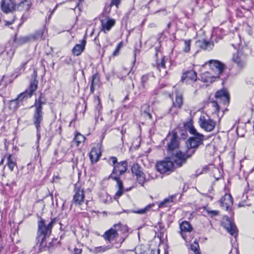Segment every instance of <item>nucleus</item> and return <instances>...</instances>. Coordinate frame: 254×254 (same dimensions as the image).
Wrapping results in <instances>:
<instances>
[{"instance_id": "obj_1", "label": "nucleus", "mask_w": 254, "mask_h": 254, "mask_svg": "<svg viewBox=\"0 0 254 254\" xmlns=\"http://www.w3.org/2000/svg\"><path fill=\"white\" fill-rule=\"evenodd\" d=\"M108 163L113 166L112 174L110 178L115 180L117 182L116 187L118 188V190L115 193V199L119 198L125 192L122 182L121 181L119 176L125 173L127 167V163L126 161L118 162L117 158L115 157H111L109 158Z\"/></svg>"}, {"instance_id": "obj_2", "label": "nucleus", "mask_w": 254, "mask_h": 254, "mask_svg": "<svg viewBox=\"0 0 254 254\" xmlns=\"http://www.w3.org/2000/svg\"><path fill=\"white\" fill-rule=\"evenodd\" d=\"M56 218H51L50 222H48L45 219L42 218L38 221V236L36 240L39 243V247L41 248L47 246L46 239L52 232L53 225L56 223Z\"/></svg>"}, {"instance_id": "obj_3", "label": "nucleus", "mask_w": 254, "mask_h": 254, "mask_svg": "<svg viewBox=\"0 0 254 254\" xmlns=\"http://www.w3.org/2000/svg\"><path fill=\"white\" fill-rule=\"evenodd\" d=\"M185 126L186 129L192 135L188 140V149H193L195 151V148L203 144L204 136L197 132L191 122L187 123Z\"/></svg>"}, {"instance_id": "obj_4", "label": "nucleus", "mask_w": 254, "mask_h": 254, "mask_svg": "<svg viewBox=\"0 0 254 254\" xmlns=\"http://www.w3.org/2000/svg\"><path fill=\"white\" fill-rule=\"evenodd\" d=\"M38 83V81L34 79L31 81L29 88L25 92L21 93L16 99L9 101L8 108L10 111L13 112L17 109L18 101H22L25 97L30 98L33 95L37 89Z\"/></svg>"}, {"instance_id": "obj_5", "label": "nucleus", "mask_w": 254, "mask_h": 254, "mask_svg": "<svg viewBox=\"0 0 254 254\" xmlns=\"http://www.w3.org/2000/svg\"><path fill=\"white\" fill-rule=\"evenodd\" d=\"M128 230V227L127 225L118 223L114 224L110 229L106 231L103 234V237L106 241L110 242L119 237V232L126 234Z\"/></svg>"}, {"instance_id": "obj_6", "label": "nucleus", "mask_w": 254, "mask_h": 254, "mask_svg": "<svg viewBox=\"0 0 254 254\" xmlns=\"http://www.w3.org/2000/svg\"><path fill=\"white\" fill-rule=\"evenodd\" d=\"M194 153V150L193 149H188L185 152L179 150L170 153L171 156L169 157L173 161L176 168L180 167L186 163L187 159L191 156Z\"/></svg>"}, {"instance_id": "obj_7", "label": "nucleus", "mask_w": 254, "mask_h": 254, "mask_svg": "<svg viewBox=\"0 0 254 254\" xmlns=\"http://www.w3.org/2000/svg\"><path fill=\"white\" fill-rule=\"evenodd\" d=\"M215 98L217 101H213L210 103V106L213 108V114H215L220 121L221 117H219V106L218 103H223L224 105H227L229 102V97L228 93L225 90H221L215 93Z\"/></svg>"}, {"instance_id": "obj_8", "label": "nucleus", "mask_w": 254, "mask_h": 254, "mask_svg": "<svg viewBox=\"0 0 254 254\" xmlns=\"http://www.w3.org/2000/svg\"><path fill=\"white\" fill-rule=\"evenodd\" d=\"M179 233L182 238L187 242L189 243L191 241L193 238V228L190 223L184 221L180 223Z\"/></svg>"}, {"instance_id": "obj_9", "label": "nucleus", "mask_w": 254, "mask_h": 254, "mask_svg": "<svg viewBox=\"0 0 254 254\" xmlns=\"http://www.w3.org/2000/svg\"><path fill=\"white\" fill-rule=\"evenodd\" d=\"M156 167L157 170L161 174H170L175 169L173 161L170 159L169 157L162 161L158 162Z\"/></svg>"}, {"instance_id": "obj_10", "label": "nucleus", "mask_w": 254, "mask_h": 254, "mask_svg": "<svg viewBox=\"0 0 254 254\" xmlns=\"http://www.w3.org/2000/svg\"><path fill=\"white\" fill-rule=\"evenodd\" d=\"M200 127L204 130L210 132L214 129L216 123L210 118H206L204 116H201L198 120Z\"/></svg>"}, {"instance_id": "obj_11", "label": "nucleus", "mask_w": 254, "mask_h": 254, "mask_svg": "<svg viewBox=\"0 0 254 254\" xmlns=\"http://www.w3.org/2000/svg\"><path fill=\"white\" fill-rule=\"evenodd\" d=\"M100 22L101 30L105 33L109 32L116 23L114 19L106 16H102L100 18Z\"/></svg>"}, {"instance_id": "obj_12", "label": "nucleus", "mask_w": 254, "mask_h": 254, "mask_svg": "<svg viewBox=\"0 0 254 254\" xmlns=\"http://www.w3.org/2000/svg\"><path fill=\"white\" fill-rule=\"evenodd\" d=\"M222 225L230 235L236 237L238 232L236 226L228 217L223 218Z\"/></svg>"}, {"instance_id": "obj_13", "label": "nucleus", "mask_w": 254, "mask_h": 254, "mask_svg": "<svg viewBox=\"0 0 254 254\" xmlns=\"http://www.w3.org/2000/svg\"><path fill=\"white\" fill-rule=\"evenodd\" d=\"M208 63L211 70L217 72L216 75L217 77H218L222 73L225 68V64L217 60H210Z\"/></svg>"}, {"instance_id": "obj_14", "label": "nucleus", "mask_w": 254, "mask_h": 254, "mask_svg": "<svg viewBox=\"0 0 254 254\" xmlns=\"http://www.w3.org/2000/svg\"><path fill=\"white\" fill-rule=\"evenodd\" d=\"M196 72L193 70L185 71L181 77V81L187 84L194 82L197 80Z\"/></svg>"}, {"instance_id": "obj_15", "label": "nucleus", "mask_w": 254, "mask_h": 254, "mask_svg": "<svg viewBox=\"0 0 254 254\" xmlns=\"http://www.w3.org/2000/svg\"><path fill=\"white\" fill-rule=\"evenodd\" d=\"M84 200V190L77 185L75 186L74 194L73 197V202L75 205H81Z\"/></svg>"}, {"instance_id": "obj_16", "label": "nucleus", "mask_w": 254, "mask_h": 254, "mask_svg": "<svg viewBox=\"0 0 254 254\" xmlns=\"http://www.w3.org/2000/svg\"><path fill=\"white\" fill-rule=\"evenodd\" d=\"M17 5L13 0H2L1 2V8L2 11L7 13L16 10Z\"/></svg>"}, {"instance_id": "obj_17", "label": "nucleus", "mask_w": 254, "mask_h": 254, "mask_svg": "<svg viewBox=\"0 0 254 254\" xmlns=\"http://www.w3.org/2000/svg\"><path fill=\"white\" fill-rule=\"evenodd\" d=\"M245 58L246 56L241 49L238 50L236 54L233 55L232 60L239 67H243L246 65Z\"/></svg>"}, {"instance_id": "obj_18", "label": "nucleus", "mask_w": 254, "mask_h": 254, "mask_svg": "<svg viewBox=\"0 0 254 254\" xmlns=\"http://www.w3.org/2000/svg\"><path fill=\"white\" fill-rule=\"evenodd\" d=\"M220 203L221 207L226 210L228 211L231 209L233 204V198L231 194H225L220 200Z\"/></svg>"}, {"instance_id": "obj_19", "label": "nucleus", "mask_w": 254, "mask_h": 254, "mask_svg": "<svg viewBox=\"0 0 254 254\" xmlns=\"http://www.w3.org/2000/svg\"><path fill=\"white\" fill-rule=\"evenodd\" d=\"M43 113L42 110L38 109L35 110L33 115V123L37 128L38 135L40 128V124L43 121Z\"/></svg>"}, {"instance_id": "obj_20", "label": "nucleus", "mask_w": 254, "mask_h": 254, "mask_svg": "<svg viewBox=\"0 0 254 254\" xmlns=\"http://www.w3.org/2000/svg\"><path fill=\"white\" fill-rule=\"evenodd\" d=\"M6 158V165L11 171H13L15 167H17V157L14 154H7L4 156Z\"/></svg>"}, {"instance_id": "obj_21", "label": "nucleus", "mask_w": 254, "mask_h": 254, "mask_svg": "<svg viewBox=\"0 0 254 254\" xmlns=\"http://www.w3.org/2000/svg\"><path fill=\"white\" fill-rule=\"evenodd\" d=\"M183 98L182 95L177 94L176 97L175 101L173 102V106L170 110V113L173 115L177 114L178 111L174 110L176 108L181 109L183 105Z\"/></svg>"}, {"instance_id": "obj_22", "label": "nucleus", "mask_w": 254, "mask_h": 254, "mask_svg": "<svg viewBox=\"0 0 254 254\" xmlns=\"http://www.w3.org/2000/svg\"><path fill=\"white\" fill-rule=\"evenodd\" d=\"M178 147V143L177 138L175 134H173L170 139L169 142L167 144V150L169 153L174 152L176 151H178L177 148Z\"/></svg>"}, {"instance_id": "obj_23", "label": "nucleus", "mask_w": 254, "mask_h": 254, "mask_svg": "<svg viewBox=\"0 0 254 254\" xmlns=\"http://www.w3.org/2000/svg\"><path fill=\"white\" fill-rule=\"evenodd\" d=\"M101 155V152L99 147H94L89 154V157L92 163H96Z\"/></svg>"}, {"instance_id": "obj_24", "label": "nucleus", "mask_w": 254, "mask_h": 254, "mask_svg": "<svg viewBox=\"0 0 254 254\" xmlns=\"http://www.w3.org/2000/svg\"><path fill=\"white\" fill-rule=\"evenodd\" d=\"M47 29L44 28L37 31L31 36V38L36 40L44 39L47 35Z\"/></svg>"}, {"instance_id": "obj_25", "label": "nucleus", "mask_w": 254, "mask_h": 254, "mask_svg": "<svg viewBox=\"0 0 254 254\" xmlns=\"http://www.w3.org/2000/svg\"><path fill=\"white\" fill-rule=\"evenodd\" d=\"M200 77L201 80L204 82L212 83L215 81L217 76L216 75H211L208 72H205L201 74Z\"/></svg>"}, {"instance_id": "obj_26", "label": "nucleus", "mask_w": 254, "mask_h": 254, "mask_svg": "<svg viewBox=\"0 0 254 254\" xmlns=\"http://www.w3.org/2000/svg\"><path fill=\"white\" fill-rule=\"evenodd\" d=\"M167 60V58L165 56H162L161 59L160 63L158 64L157 67L160 70V72L162 70V73L161 74V76H165L167 74V71L166 70L165 63Z\"/></svg>"}, {"instance_id": "obj_27", "label": "nucleus", "mask_w": 254, "mask_h": 254, "mask_svg": "<svg viewBox=\"0 0 254 254\" xmlns=\"http://www.w3.org/2000/svg\"><path fill=\"white\" fill-rule=\"evenodd\" d=\"M46 102V100L43 97L42 93L40 94L39 97L38 99H36L34 104V107L35 109L41 110L43 109V105H45Z\"/></svg>"}, {"instance_id": "obj_28", "label": "nucleus", "mask_w": 254, "mask_h": 254, "mask_svg": "<svg viewBox=\"0 0 254 254\" xmlns=\"http://www.w3.org/2000/svg\"><path fill=\"white\" fill-rule=\"evenodd\" d=\"M112 248L110 246H100V247H94L93 248H90L89 249V250L90 252L96 254L98 253H101L105 252L110 249H111Z\"/></svg>"}, {"instance_id": "obj_29", "label": "nucleus", "mask_w": 254, "mask_h": 254, "mask_svg": "<svg viewBox=\"0 0 254 254\" xmlns=\"http://www.w3.org/2000/svg\"><path fill=\"white\" fill-rule=\"evenodd\" d=\"M31 6V2L29 0H24L17 5L16 7L19 10L28 11Z\"/></svg>"}, {"instance_id": "obj_30", "label": "nucleus", "mask_w": 254, "mask_h": 254, "mask_svg": "<svg viewBox=\"0 0 254 254\" xmlns=\"http://www.w3.org/2000/svg\"><path fill=\"white\" fill-rule=\"evenodd\" d=\"M14 53L13 49H6L1 52V55L7 60H10Z\"/></svg>"}, {"instance_id": "obj_31", "label": "nucleus", "mask_w": 254, "mask_h": 254, "mask_svg": "<svg viewBox=\"0 0 254 254\" xmlns=\"http://www.w3.org/2000/svg\"><path fill=\"white\" fill-rule=\"evenodd\" d=\"M85 140V136L80 133L77 132L75 134L74 141L76 143L77 146H78L81 143L84 142Z\"/></svg>"}, {"instance_id": "obj_32", "label": "nucleus", "mask_w": 254, "mask_h": 254, "mask_svg": "<svg viewBox=\"0 0 254 254\" xmlns=\"http://www.w3.org/2000/svg\"><path fill=\"white\" fill-rule=\"evenodd\" d=\"M215 36L214 35H212V39L211 41L207 40L206 39H203L202 41H199V42L202 43L203 44V46L205 47H214V44L213 42V39H214Z\"/></svg>"}, {"instance_id": "obj_33", "label": "nucleus", "mask_w": 254, "mask_h": 254, "mask_svg": "<svg viewBox=\"0 0 254 254\" xmlns=\"http://www.w3.org/2000/svg\"><path fill=\"white\" fill-rule=\"evenodd\" d=\"M131 170L132 173L134 174L136 177L143 172L141 171V168L137 164H134L132 167Z\"/></svg>"}, {"instance_id": "obj_34", "label": "nucleus", "mask_w": 254, "mask_h": 254, "mask_svg": "<svg viewBox=\"0 0 254 254\" xmlns=\"http://www.w3.org/2000/svg\"><path fill=\"white\" fill-rule=\"evenodd\" d=\"M153 206L152 204H149L147 205L145 208L138 209L135 211H133V212L134 213H137V214H144L146 213L147 211H148L150 208Z\"/></svg>"}, {"instance_id": "obj_35", "label": "nucleus", "mask_w": 254, "mask_h": 254, "mask_svg": "<svg viewBox=\"0 0 254 254\" xmlns=\"http://www.w3.org/2000/svg\"><path fill=\"white\" fill-rule=\"evenodd\" d=\"M190 249L192 251L194 254H200L199 245L198 243L194 241V242L191 245Z\"/></svg>"}, {"instance_id": "obj_36", "label": "nucleus", "mask_w": 254, "mask_h": 254, "mask_svg": "<svg viewBox=\"0 0 254 254\" xmlns=\"http://www.w3.org/2000/svg\"><path fill=\"white\" fill-rule=\"evenodd\" d=\"M137 182L142 185L146 181V178L144 173L142 172L136 177Z\"/></svg>"}, {"instance_id": "obj_37", "label": "nucleus", "mask_w": 254, "mask_h": 254, "mask_svg": "<svg viewBox=\"0 0 254 254\" xmlns=\"http://www.w3.org/2000/svg\"><path fill=\"white\" fill-rule=\"evenodd\" d=\"M172 201V198H168L166 199H165L163 201L160 203L159 204V208H162L168 206V204L169 203H170Z\"/></svg>"}, {"instance_id": "obj_38", "label": "nucleus", "mask_w": 254, "mask_h": 254, "mask_svg": "<svg viewBox=\"0 0 254 254\" xmlns=\"http://www.w3.org/2000/svg\"><path fill=\"white\" fill-rule=\"evenodd\" d=\"M204 211H206L208 215L211 216H216L218 214V211L216 210H209L207 208H204Z\"/></svg>"}, {"instance_id": "obj_39", "label": "nucleus", "mask_w": 254, "mask_h": 254, "mask_svg": "<svg viewBox=\"0 0 254 254\" xmlns=\"http://www.w3.org/2000/svg\"><path fill=\"white\" fill-rule=\"evenodd\" d=\"M246 10V9L244 8H238L236 11L237 16L239 17H243L244 16V12Z\"/></svg>"}, {"instance_id": "obj_40", "label": "nucleus", "mask_w": 254, "mask_h": 254, "mask_svg": "<svg viewBox=\"0 0 254 254\" xmlns=\"http://www.w3.org/2000/svg\"><path fill=\"white\" fill-rule=\"evenodd\" d=\"M84 49H72V53L74 56H78L83 52Z\"/></svg>"}, {"instance_id": "obj_41", "label": "nucleus", "mask_w": 254, "mask_h": 254, "mask_svg": "<svg viewBox=\"0 0 254 254\" xmlns=\"http://www.w3.org/2000/svg\"><path fill=\"white\" fill-rule=\"evenodd\" d=\"M86 41L85 38H84L80 42V43L77 44L74 47V48H84L86 45Z\"/></svg>"}, {"instance_id": "obj_42", "label": "nucleus", "mask_w": 254, "mask_h": 254, "mask_svg": "<svg viewBox=\"0 0 254 254\" xmlns=\"http://www.w3.org/2000/svg\"><path fill=\"white\" fill-rule=\"evenodd\" d=\"M245 29H246V30L247 31L248 33L250 35H252V34H253V30H252V28L250 26H249V25L247 24L246 26Z\"/></svg>"}, {"instance_id": "obj_43", "label": "nucleus", "mask_w": 254, "mask_h": 254, "mask_svg": "<svg viewBox=\"0 0 254 254\" xmlns=\"http://www.w3.org/2000/svg\"><path fill=\"white\" fill-rule=\"evenodd\" d=\"M148 80V76L147 75H143L141 77V81L143 84L145 83Z\"/></svg>"}, {"instance_id": "obj_44", "label": "nucleus", "mask_w": 254, "mask_h": 254, "mask_svg": "<svg viewBox=\"0 0 254 254\" xmlns=\"http://www.w3.org/2000/svg\"><path fill=\"white\" fill-rule=\"evenodd\" d=\"M74 254H81L82 249L81 248H75L74 249Z\"/></svg>"}, {"instance_id": "obj_45", "label": "nucleus", "mask_w": 254, "mask_h": 254, "mask_svg": "<svg viewBox=\"0 0 254 254\" xmlns=\"http://www.w3.org/2000/svg\"><path fill=\"white\" fill-rule=\"evenodd\" d=\"M120 53V49H116L115 51L114 52L113 55L114 56H118L119 54Z\"/></svg>"}, {"instance_id": "obj_46", "label": "nucleus", "mask_w": 254, "mask_h": 254, "mask_svg": "<svg viewBox=\"0 0 254 254\" xmlns=\"http://www.w3.org/2000/svg\"><path fill=\"white\" fill-rule=\"evenodd\" d=\"M121 0H113L112 3L114 5H118L119 4Z\"/></svg>"}, {"instance_id": "obj_47", "label": "nucleus", "mask_w": 254, "mask_h": 254, "mask_svg": "<svg viewBox=\"0 0 254 254\" xmlns=\"http://www.w3.org/2000/svg\"><path fill=\"white\" fill-rule=\"evenodd\" d=\"M185 45L186 48H190V40L188 41H185Z\"/></svg>"}, {"instance_id": "obj_48", "label": "nucleus", "mask_w": 254, "mask_h": 254, "mask_svg": "<svg viewBox=\"0 0 254 254\" xmlns=\"http://www.w3.org/2000/svg\"><path fill=\"white\" fill-rule=\"evenodd\" d=\"M143 114L145 115H146L147 117H148V118L149 119H151V114L148 113V112L146 111H143Z\"/></svg>"}, {"instance_id": "obj_49", "label": "nucleus", "mask_w": 254, "mask_h": 254, "mask_svg": "<svg viewBox=\"0 0 254 254\" xmlns=\"http://www.w3.org/2000/svg\"><path fill=\"white\" fill-rule=\"evenodd\" d=\"M96 78H97V75L96 74H94V75H93L92 76L91 83H93V85H94V81H95V80L96 79Z\"/></svg>"}, {"instance_id": "obj_50", "label": "nucleus", "mask_w": 254, "mask_h": 254, "mask_svg": "<svg viewBox=\"0 0 254 254\" xmlns=\"http://www.w3.org/2000/svg\"><path fill=\"white\" fill-rule=\"evenodd\" d=\"M90 90H91V93H93L94 91V85H93V83H91V84Z\"/></svg>"}, {"instance_id": "obj_51", "label": "nucleus", "mask_w": 254, "mask_h": 254, "mask_svg": "<svg viewBox=\"0 0 254 254\" xmlns=\"http://www.w3.org/2000/svg\"><path fill=\"white\" fill-rule=\"evenodd\" d=\"M159 53H160L161 54V51L160 49H158L156 51V56L157 58L158 57V55H159Z\"/></svg>"}, {"instance_id": "obj_52", "label": "nucleus", "mask_w": 254, "mask_h": 254, "mask_svg": "<svg viewBox=\"0 0 254 254\" xmlns=\"http://www.w3.org/2000/svg\"><path fill=\"white\" fill-rule=\"evenodd\" d=\"M14 20L9 22V21H6V25H11L13 23V22Z\"/></svg>"}, {"instance_id": "obj_53", "label": "nucleus", "mask_w": 254, "mask_h": 254, "mask_svg": "<svg viewBox=\"0 0 254 254\" xmlns=\"http://www.w3.org/2000/svg\"><path fill=\"white\" fill-rule=\"evenodd\" d=\"M229 254H239L238 253V252L237 250H236L234 252V253H233L232 251H231Z\"/></svg>"}, {"instance_id": "obj_54", "label": "nucleus", "mask_w": 254, "mask_h": 254, "mask_svg": "<svg viewBox=\"0 0 254 254\" xmlns=\"http://www.w3.org/2000/svg\"><path fill=\"white\" fill-rule=\"evenodd\" d=\"M123 46V44L122 42H120L118 45L117 46V48H121Z\"/></svg>"}, {"instance_id": "obj_55", "label": "nucleus", "mask_w": 254, "mask_h": 254, "mask_svg": "<svg viewBox=\"0 0 254 254\" xmlns=\"http://www.w3.org/2000/svg\"><path fill=\"white\" fill-rule=\"evenodd\" d=\"M30 38L29 37H24V42H26L27 41H28L29 40Z\"/></svg>"}, {"instance_id": "obj_56", "label": "nucleus", "mask_w": 254, "mask_h": 254, "mask_svg": "<svg viewBox=\"0 0 254 254\" xmlns=\"http://www.w3.org/2000/svg\"><path fill=\"white\" fill-rule=\"evenodd\" d=\"M138 51L137 50H135L134 51V58L135 59L136 58V54H137V52H138ZM135 60V59L134 60V61Z\"/></svg>"}, {"instance_id": "obj_57", "label": "nucleus", "mask_w": 254, "mask_h": 254, "mask_svg": "<svg viewBox=\"0 0 254 254\" xmlns=\"http://www.w3.org/2000/svg\"><path fill=\"white\" fill-rule=\"evenodd\" d=\"M49 248H50V247H52V243H49V246H48Z\"/></svg>"}, {"instance_id": "obj_58", "label": "nucleus", "mask_w": 254, "mask_h": 254, "mask_svg": "<svg viewBox=\"0 0 254 254\" xmlns=\"http://www.w3.org/2000/svg\"><path fill=\"white\" fill-rule=\"evenodd\" d=\"M190 48H188V49H185V52H189L190 51Z\"/></svg>"}, {"instance_id": "obj_59", "label": "nucleus", "mask_w": 254, "mask_h": 254, "mask_svg": "<svg viewBox=\"0 0 254 254\" xmlns=\"http://www.w3.org/2000/svg\"><path fill=\"white\" fill-rule=\"evenodd\" d=\"M3 160H4V159H3V158L1 159V161H0V165H1V164H3Z\"/></svg>"}, {"instance_id": "obj_60", "label": "nucleus", "mask_w": 254, "mask_h": 254, "mask_svg": "<svg viewBox=\"0 0 254 254\" xmlns=\"http://www.w3.org/2000/svg\"><path fill=\"white\" fill-rule=\"evenodd\" d=\"M96 98H97V99L98 100V101L99 102H100V98H99V97H96Z\"/></svg>"}, {"instance_id": "obj_61", "label": "nucleus", "mask_w": 254, "mask_h": 254, "mask_svg": "<svg viewBox=\"0 0 254 254\" xmlns=\"http://www.w3.org/2000/svg\"><path fill=\"white\" fill-rule=\"evenodd\" d=\"M147 105H144L143 106V107H142V110H143V108L145 107V106H146Z\"/></svg>"}, {"instance_id": "obj_62", "label": "nucleus", "mask_w": 254, "mask_h": 254, "mask_svg": "<svg viewBox=\"0 0 254 254\" xmlns=\"http://www.w3.org/2000/svg\"><path fill=\"white\" fill-rule=\"evenodd\" d=\"M80 1H82L83 0H79Z\"/></svg>"}]
</instances>
